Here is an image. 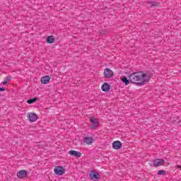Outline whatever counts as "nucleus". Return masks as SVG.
<instances>
[{
	"instance_id": "10",
	"label": "nucleus",
	"mask_w": 181,
	"mask_h": 181,
	"mask_svg": "<svg viewBox=\"0 0 181 181\" xmlns=\"http://www.w3.org/2000/svg\"><path fill=\"white\" fill-rule=\"evenodd\" d=\"M102 91H104L105 93H108L110 90H111V86L108 84V83H105L102 85Z\"/></svg>"
},
{
	"instance_id": "21",
	"label": "nucleus",
	"mask_w": 181,
	"mask_h": 181,
	"mask_svg": "<svg viewBox=\"0 0 181 181\" xmlns=\"http://www.w3.org/2000/svg\"><path fill=\"white\" fill-rule=\"evenodd\" d=\"M3 84H8V82L6 80H4V81H3Z\"/></svg>"
},
{
	"instance_id": "3",
	"label": "nucleus",
	"mask_w": 181,
	"mask_h": 181,
	"mask_svg": "<svg viewBox=\"0 0 181 181\" xmlns=\"http://www.w3.org/2000/svg\"><path fill=\"white\" fill-rule=\"evenodd\" d=\"M55 175L58 176H62V175H64L66 173V170L62 166H57L54 170Z\"/></svg>"
},
{
	"instance_id": "22",
	"label": "nucleus",
	"mask_w": 181,
	"mask_h": 181,
	"mask_svg": "<svg viewBox=\"0 0 181 181\" xmlns=\"http://www.w3.org/2000/svg\"><path fill=\"white\" fill-rule=\"evenodd\" d=\"M178 168H179V169H180V170H181V165H179V166H178Z\"/></svg>"
},
{
	"instance_id": "1",
	"label": "nucleus",
	"mask_w": 181,
	"mask_h": 181,
	"mask_svg": "<svg viewBox=\"0 0 181 181\" xmlns=\"http://www.w3.org/2000/svg\"><path fill=\"white\" fill-rule=\"evenodd\" d=\"M151 77H152V76L142 74L141 71L134 72L129 76L130 83L132 84H136L139 87H142L145 83L149 81Z\"/></svg>"
},
{
	"instance_id": "16",
	"label": "nucleus",
	"mask_w": 181,
	"mask_h": 181,
	"mask_svg": "<svg viewBox=\"0 0 181 181\" xmlns=\"http://www.w3.org/2000/svg\"><path fill=\"white\" fill-rule=\"evenodd\" d=\"M37 101V98H33L30 99H28L27 100L28 104H33V103H36Z\"/></svg>"
},
{
	"instance_id": "6",
	"label": "nucleus",
	"mask_w": 181,
	"mask_h": 181,
	"mask_svg": "<svg viewBox=\"0 0 181 181\" xmlns=\"http://www.w3.org/2000/svg\"><path fill=\"white\" fill-rule=\"evenodd\" d=\"M89 177L90 180L98 181V179H100V174L93 171L89 175Z\"/></svg>"
},
{
	"instance_id": "9",
	"label": "nucleus",
	"mask_w": 181,
	"mask_h": 181,
	"mask_svg": "<svg viewBox=\"0 0 181 181\" xmlns=\"http://www.w3.org/2000/svg\"><path fill=\"white\" fill-rule=\"evenodd\" d=\"M112 148L113 149H121L122 148V143L119 141H115L112 143Z\"/></svg>"
},
{
	"instance_id": "11",
	"label": "nucleus",
	"mask_w": 181,
	"mask_h": 181,
	"mask_svg": "<svg viewBox=\"0 0 181 181\" xmlns=\"http://www.w3.org/2000/svg\"><path fill=\"white\" fill-rule=\"evenodd\" d=\"M69 153L71 155V156H74L75 158H81V153L77 151L71 150L69 151Z\"/></svg>"
},
{
	"instance_id": "20",
	"label": "nucleus",
	"mask_w": 181,
	"mask_h": 181,
	"mask_svg": "<svg viewBox=\"0 0 181 181\" xmlns=\"http://www.w3.org/2000/svg\"><path fill=\"white\" fill-rule=\"evenodd\" d=\"M0 91H5V88H0Z\"/></svg>"
},
{
	"instance_id": "19",
	"label": "nucleus",
	"mask_w": 181,
	"mask_h": 181,
	"mask_svg": "<svg viewBox=\"0 0 181 181\" xmlns=\"http://www.w3.org/2000/svg\"><path fill=\"white\" fill-rule=\"evenodd\" d=\"M12 80V76H7L5 78V81L8 83V81H11Z\"/></svg>"
},
{
	"instance_id": "7",
	"label": "nucleus",
	"mask_w": 181,
	"mask_h": 181,
	"mask_svg": "<svg viewBox=\"0 0 181 181\" xmlns=\"http://www.w3.org/2000/svg\"><path fill=\"white\" fill-rule=\"evenodd\" d=\"M17 176L19 179H24L25 177H28V172L25 170H21L17 173Z\"/></svg>"
},
{
	"instance_id": "17",
	"label": "nucleus",
	"mask_w": 181,
	"mask_h": 181,
	"mask_svg": "<svg viewBox=\"0 0 181 181\" xmlns=\"http://www.w3.org/2000/svg\"><path fill=\"white\" fill-rule=\"evenodd\" d=\"M158 176H165L166 175V170H160L157 173Z\"/></svg>"
},
{
	"instance_id": "5",
	"label": "nucleus",
	"mask_w": 181,
	"mask_h": 181,
	"mask_svg": "<svg viewBox=\"0 0 181 181\" xmlns=\"http://www.w3.org/2000/svg\"><path fill=\"white\" fill-rule=\"evenodd\" d=\"M165 163V160L163 158H157L153 161V165L155 168H158V166H162Z\"/></svg>"
},
{
	"instance_id": "13",
	"label": "nucleus",
	"mask_w": 181,
	"mask_h": 181,
	"mask_svg": "<svg viewBox=\"0 0 181 181\" xmlns=\"http://www.w3.org/2000/svg\"><path fill=\"white\" fill-rule=\"evenodd\" d=\"M50 77L49 76H45L41 78L42 84H47L50 81Z\"/></svg>"
},
{
	"instance_id": "12",
	"label": "nucleus",
	"mask_w": 181,
	"mask_h": 181,
	"mask_svg": "<svg viewBox=\"0 0 181 181\" xmlns=\"http://www.w3.org/2000/svg\"><path fill=\"white\" fill-rule=\"evenodd\" d=\"M83 142L86 144V145H91V144L94 142V139L93 137H84Z\"/></svg>"
},
{
	"instance_id": "14",
	"label": "nucleus",
	"mask_w": 181,
	"mask_h": 181,
	"mask_svg": "<svg viewBox=\"0 0 181 181\" xmlns=\"http://www.w3.org/2000/svg\"><path fill=\"white\" fill-rule=\"evenodd\" d=\"M122 83H124L125 86H128V84H129V83H131V81H129V78L128 79V78H127V76H122Z\"/></svg>"
},
{
	"instance_id": "15",
	"label": "nucleus",
	"mask_w": 181,
	"mask_h": 181,
	"mask_svg": "<svg viewBox=\"0 0 181 181\" xmlns=\"http://www.w3.org/2000/svg\"><path fill=\"white\" fill-rule=\"evenodd\" d=\"M47 43H49V44L54 43V37L52 35L48 36L47 37Z\"/></svg>"
},
{
	"instance_id": "8",
	"label": "nucleus",
	"mask_w": 181,
	"mask_h": 181,
	"mask_svg": "<svg viewBox=\"0 0 181 181\" xmlns=\"http://www.w3.org/2000/svg\"><path fill=\"white\" fill-rule=\"evenodd\" d=\"M37 115H36V113H30L28 115V119L30 122H35V121H37Z\"/></svg>"
},
{
	"instance_id": "2",
	"label": "nucleus",
	"mask_w": 181,
	"mask_h": 181,
	"mask_svg": "<svg viewBox=\"0 0 181 181\" xmlns=\"http://www.w3.org/2000/svg\"><path fill=\"white\" fill-rule=\"evenodd\" d=\"M90 122L92 123V124L90 126V129L92 130L95 129V128L98 127L100 125V123L98 122V119L94 118V117L91 116L89 117Z\"/></svg>"
},
{
	"instance_id": "18",
	"label": "nucleus",
	"mask_w": 181,
	"mask_h": 181,
	"mask_svg": "<svg viewBox=\"0 0 181 181\" xmlns=\"http://www.w3.org/2000/svg\"><path fill=\"white\" fill-rule=\"evenodd\" d=\"M149 5H151V6H159V5H160V3L156 1H150Z\"/></svg>"
},
{
	"instance_id": "4",
	"label": "nucleus",
	"mask_w": 181,
	"mask_h": 181,
	"mask_svg": "<svg viewBox=\"0 0 181 181\" xmlns=\"http://www.w3.org/2000/svg\"><path fill=\"white\" fill-rule=\"evenodd\" d=\"M103 74L105 77H106V78H111V77L114 76V72H112V70H111L110 69L105 68Z\"/></svg>"
}]
</instances>
